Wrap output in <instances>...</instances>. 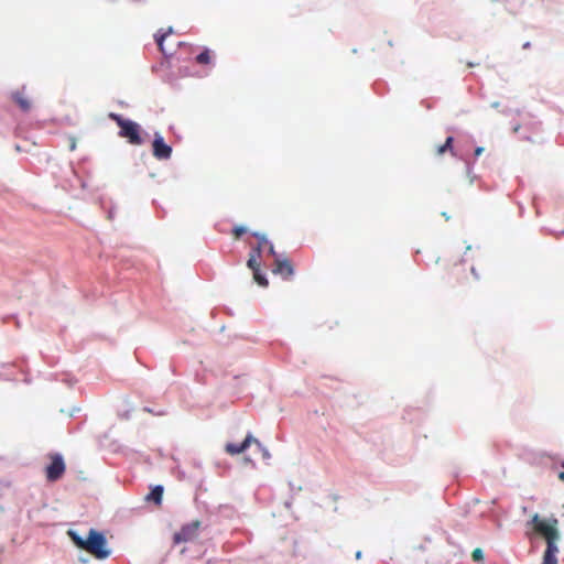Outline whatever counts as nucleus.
I'll return each mask as SVG.
<instances>
[{"instance_id":"25","label":"nucleus","mask_w":564,"mask_h":564,"mask_svg":"<svg viewBox=\"0 0 564 564\" xmlns=\"http://www.w3.org/2000/svg\"><path fill=\"white\" fill-rule=\"evenodd\" d=\"M529 46H530V43H525V44L523 45V47H524V48H527V47H529Z\"/></svg>"},{"instance_id":"12","label":"nucleus","mask_w":564,"mask_h":564,"mask_svg":"<svg viewBox=\"0 0 564 564\" xmlns=\"http://www.w3.org/2000/svg\"><path fill=\"white\" fill-rule=\"evenodd\" d=\"M171 33H172V28H169V30L166 32L161 33V34H159V33L155 34V41L159 46V50L165 56L172 54V51L166 50L164 46V42H165L166 37L169 36V34H171Z\"/></svg>"},{"instance_id":"24","label":"nucleus","mask_w":564,"mask_h":564,"mask_svg":"<svg viewBox=\"0 0 564 564\" xmlns=\"http://www.w3.org/2000/svg\"><path fill=\"white\" fill-rule=\"evenodd\" d=\"M360 557H361V552H360V551H358V552L356 553V558H360Z\"/></svg>"},{"instance_id":"5","label":"nucleus","mask_w":564,"mask_h":564,"mask_svg":"<svg viewBox=\"0 0 564 564\" xmlns=\"http://www.w3.org/2000/svg\"><path fill=\"white\" fill-rule=\"evenodd\" d=\"M200 528V521L195 520L189 523L184 524L178 532H176L173 536L175 543H183L193 541Z\"/></svg>"},{"instance_id":"19","label":"nucleus","mask_w":564,"mask_h":564,"mask_svg":"<svg viewBox=\"0 0 564 564\" xmlns=\"http://www.w3.org/2000/svg\"><path fill=\"white\" fill-rule=\"evenodd\" d=\"M456 285L459 286L463 290H467L468 289V279H467V276H465L464 280L456 279Z\"/></svg>"},{"instance_id":"21","label":"nucleus","mask_w":564,"mask_h":564,"mask_svg":"<svg viewBox=\"0 0 564 564\" xmlns=\"http://www.w3.org/2000/svg\"><path fill=\"white\" fill-rule=\"evenodd\" d=\"M261 250H262V247L257 246V247L252 248V250H251V252H250V253H253V254H256V256H257V258H260V256H261Z\"/></svg>"},{"instance_id":"7","label":"nucleus","mask_w":564,"mask_h":564,"mask_svg":"<svg viewBox=\"0 0 564 564\" xmlns=\"http://www.w3.org/2000/svg\"><path fill=\"white\" fill-rule=\"evenodd\" d=\"M153 156L158 160H169L172 155V148L165 143L163 137L155 133L152 143Z\"/></svg>"},{"instance_id":"3","label":"nucleus","mask_w":564,"mask_h":564,"mask_svg":"<svg viewBox=\"0 0 564 564\" xmlns=\"http://www.w3.org/2000/svg\"><path fill=\"white\" fill-rule=\"evenodd\" d=\"M557 523V519L544 520L538 513L531 519L534 532L543 536L546 544H553L558 539Z\"/></svg>"},{"instance_id":"6","label":"nucleus","mask_w":564,"mask_h":564,"mask_svg":"<svg viewBox=\"0 0 564 564\" xmlns=\"http://www.w3.org/2000/svg\"><path fill=\"white\" fill-rule=\"evenodd\" d=\"M272 273L280 275L284 280H290L294 274V267L288 258L276 257L273 262Z\"/></svg>"},{"instance_id":"20","label":"nucleus","mask_w":564,"mask_h":564,"mask_svg":"<svg viewBox=\"0 0 564 564\" xmlns=\"http://www.w3.org/2000/svg\"><path fill=\"white\" fill-rule=\"evenodd\" d=\"M268 251H269V254H271L274 259L276 257H280L276 252H275V249H274V246L272 243H269L268 246Z\"/></svg>"},{"instance_id":"17","label":"nucleus","mask_w":564,"mask_h":564,"mask_svg":"<svg viewBox=\"0 0 564 564\" xmlns=\"http://www.w3.org/2000/svg\"><path fill=\"white\" fill-rule=\"evenodd\" d=\"M246 231H247V229L245 227H242V226H236L232 229V234H234L236 239L240 238V236L243 235Z\"/></svg>"},{"instance_id":"15","label":"nucleus","mask_w":564,"mask_h":564,"mask_svg":"<svg viewBox=\"0 0 564 564\" xmlns=\"http://www.w3.org/2000/svg\"><path fill=\"white\" fill-rule=\"evenodd\" d=\"M453 142H454V138L447 137L445 140V143L437 147L436 154L443 155L446 151H451L453 153Z\"/></svg>"},{"instance_id":"14","label":"nucleus","mask_w":564,"mask_h":564,"mask_svg":"<svg viewBox=\"0 0 564 564\" xmlns=\"http://www.w3.org/2000/svg\"><path fill=\"white\" fill-rule=\"evenodd\" d=\"M213 59L212 52L208 48H205L203 52H200L196 57L195 61L199 65H210Z\"/></svg>"},{"instance_id":"18","label":"nucleus","mask_w":564,"mask_h":564,"mask_svg":"<svg viewBox=\"0 0 564 564\" xmlns=\"http://www.w3.org/2000/svg\"><path fill=\"white\" fill-rule=\"evenodd\" d=\"M471 557L476 562L481 561L484 558V553L481 549H475L471 553Z\"/></svg>"},{"instance_id":"2","label":"nucleus","mask_w":564,"mask_h":564,"mask_svg":"<svg viewBox=\"0 0 564 564\" xmlns=\"http://www.w3.org/2000/svg\"><path fill=\"white\" fill-rule=\"evenodd\" d=\"M108 117L120 128L119 135L121 138L127 139L128 142L133 145L142 144L143 140L141 138V128L137 122L124 119L115 112H110Z\"/></svg>"},{"instance_id":"9","label":"nucleus","mask_w":564,"mask_h":564,"mask_svg":"<svg viewBox=\"0 0 564 564\" xmlns=\"http://www.w3.org/2000/svg\"><path fill=\"white\" fill-rule=\"evenodd\" d=\"M252 443H256L257 445L260 446L259 441L253 438L252 435L249 434L240 444L228 443L225 449L230 455H237L243 453Z\"/></svg>"},{"instance_id":"16","label":"nucleus","mask_w":564,"mask_h":564,"mask_svg":"<svg viewBox=\"0 0 564 564\" xmlns=\"http://www.w3.org/2000/svg\"><path fill=\"white\" fill-rule=\"evenodd\" d=\"M253 236L258 239L257 246H260L262 248L269 246L270 242L268 241V239L264 235L256 232V234H253Z\"/></svg>"},{"instance_id":"8","label":"nucleus","mask_w":564,"mask_h":564,"mask_svg":"<svg viewBox=\"0 0 564 564\" xmlns=\"http://www.w3.org/2000/svg\"><path fill=\"white\" fill-rule=\"evenodd\" d=\"M247 265L249 269L253 272V279L260 286H268L269 282L268 279L261 273L260 271V261L259 258H257L256 254L250 253L249 259L247 261Z\"/></svg>"},{"instance_id":"1","label":"nucleus","mask_w":564,"mask_h":564,"mask_svg":"<svg viewBox=\"0 0 564 564\" xmlns=\"http://www.w3.org/2000/svg\"><path fill=\"white\" fill-rule=\"evenodd\" d=\"M67 534L78 549L88 552L98 560H105L110 555L105 535L95 529L89 530L86 539L73 530H69Z\"/></svg>"},{"instance_id":"10","label":"nucleus","mask_w":564,"mask_h":564,"mask_svg":"<svg viewBox=\"0 0 564 564\" xmlns=\"http://www.w3.org/2000/svg\"><path fill=\"white\" fill-rule=\"evenodd\" d=\"M11 98L22 111L28 112L31 110L32 101L25 93V87L13 91Z\"/></svg>"},{"instance_id":"11","label":"nucleus","mask_w":564,"mask_h":564,"mask_svg":"<svg viewBox=\"0 0 564 564\" xmlns=\"http://www.w3.org/2000/svg\"><path fill=\"white\" fill-rule=\"evenodd\" d=\"M557 551L558 550H557L555 543L546 544V550L543 555L542 564H557V558L555 555L557 553Z\"/></svg>"},{"instance_id":"13","label":"nucleus","mask_w":564,"mask_h":564,"mask_svg":"<svg viewBox=\"0 0 564 564\" xmlns=\"http://www.w3.org/2000/svg\"><path fill=\"white\" fill-rule=\"evenodd\" d=\"M163 497V487L158 485L152 488L151 492L147 496L148 501H153L156 505H161Z\"/></svg>"},{"instance_id":"23","label":"nucleus","mask_w":564,"mask_h":564,"mask_svg":"<svg viewBox=\"0 0 564 564\" xmlns=\"http://www.w3.org/2000/svg\"><path fill=\"white\" fill-rule=\"evenodd\" d=\"M470 271H471V273H473L474 278H475L476 280H479V275H478V273L476 272V270H475V268H474V267L470 269Z\"/></svg>"},{"instance_id":"22","label":"nucleus","mask_w":564,"mask_h":564,"mask_svg":"<svg viewBox=\"0 0 564 564\" xmlns=\"http://www.w3.org/2000/svg\"><path fill=\"white\" fill-rule=\"evenodd\" d=\"M484 152V148L478 147L475 149V156H479Z\"/></svg>"},{"instance_id":"4","label":"nucleus","mask_w":564,"mask_h":564,"mask_svg":"<svg viewBox=\"0 0 564 564\" xmlns=\"http://www.w3.org/2000/svg\"><path fill=\"white\" fill-rule=\"evenodd\" d=\"M50 464L45 467V476L48 481H56L62 478L66 470L64 458L58 453L48 454Z\"/></svg>"}]
</instances>
